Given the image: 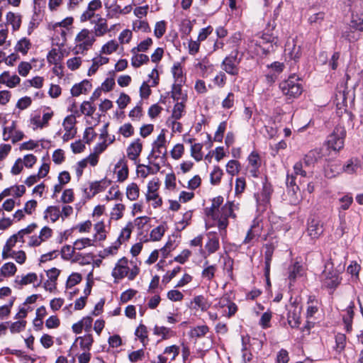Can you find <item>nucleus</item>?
<instances>
[{"label":"nucleus","instance_id":"obj_1","mask_svg":"<svg viewBox=\"0 0 363 363\" xmlns=\"http://www.w3.org/2000/svg\"><path fill=\"white\" fill-rule=\"evenodd\" d=\"M224 199L218 196L212 199L211 206L205 209L208 216L218 220V227L220 230H225L228 225V218H235V211L239 209V203L234 201H228L222 206Z\"/></svg>","mask_w":363,"mask_h":363},{"label":"nucleus","instance_id":"obj_2","mask_svg":"<svg viewBox=\"0 0 363 363\" xmlns=\"http://www.w3.org/2000/svg\"><path fill=\"white\" fill-rule=\"evenodd\" d=\"M322 286L335 290L340 284L342 278L337 270L334 268V264L329 259L325 264V269L320 276Z\"/></svg>","mask_w":363,"mask_h":363},{"label":"nucleus","instance_id":"obj_3","mask_svg":"<svg viewBox=\"0 0 363 363\" xmlns=\"http://www.w3.org/2000/svg\"><path fill=\"white\" fill-rule=\"evenodd\" d=\"M275 28L274 21L272 23L269 22L264 30L260 40L258 42L257 45L262 49V53L267 55L272 51H274L279 44V38L277 35H274L272 31Z\"/></svg>","mask_w":363,"mask_h":363},{"label":"nucleus","instance_id":"obj_4","mask_svg":"<svg viewBox=\"0 0 363 363\" xmlns=\"http://www.w3.org/2000/svg\"><path fill=\"white\" fill-rule=\"evenodd\" d=\"M159 137L157 140L154 143V145L152 152L148 155L147 159L149 164L138 165L137 172L142 177H146L150 174H155L159 171V164L157 163L156 160L158 157L157 152H159Z\"/></svg>","mask_w":363,"mask_h":363},{"label":"nucleus","instance_id":"obj_5","mask_svg":"<svg viewBox=\"0 0 363 363\" xmlns=\"http://www.w3.org/2000/svg\"><path fill=\"white\" fill-rule=\"evenodd\" d=\"M243 57L238 48L233 50L226 56L221 63V67L226 73L232 76H237L240 72L239 65Z\"/></svg>","mask_w":363,"mask_h":363},{"label":"nucleus","instance_id":"obj_6","mask_svg":"<svg viewBox=\"0 0 363 363\" xmlns=\"http://www.w3.org/2000/svg\"><path fill=\"white\" fill-rule=\"evenodd\" d=\"M279 87L282 93L289 99L299 96L303 91L300 78L295 74L289 76L286 80L282 82Z\"/></svg>","mask_w":363,"mask_h":363},{"label":"nucleus","instance_id":"obj_7","mask_svg":"<svg viewBox=\"0 0 363 363\" xmlns=\"http://www.w3.org/2000/svg\"><path fill=\"white\" fill-rule=\"evenodd\" d=\"M75 52L77 54L84 53L85 51L91 49L94 42L96 37L92 31L89 29H82L75 37Z\"/></svg>","mask_w":363,"mask_h":363},{"label":"nucleus","instance_id":"obj_8","mask_svg":"<svg viewBox=\"0 0 363 363\" xmlns=\"http://www.w3.org/2000/svg\"><path fill=\"white\" fill-rule=\"evenodd\" d=\"M346 130L343 126L337 125L333 131L328 135L327 145L328 148L334 151H339L344 147Z\"/></svg>","mask_w":363,"mask_h":363},{"label":"nucleus","instance_id":"obj_9","mask_svg":"<svg viewBox=\"0 0 363 363\" xmlns=\"http://www.w3.org/2000/svg\"><path fill=\"white\" fill-rule=\"evenodd\" d=\"M272 192L273 189L272 184L267 182V181L263 182L262 191L255 194L257 203L260 210L265 211L269 205Z\"/></svg>","mask_w":363,"mask_h":363},{"label":"nucleus","instance_id":"obj_10","mask_svg":"<svg viewBox=\"0 0 363 363\" xmlns=\"http://www.w3.org/2000/svg\"><path fill=\"white\" fill-rule=\"evenodd\" d=\"M217 303L214 305V308L218 311L222 308H228V313L223 312V316L230 318L235 314L238 311L237 305L232 302L228 297L222 296L216 300Z\"/></svg>","mask_w":363,"mask_h":363},{"label":"nucleus","instance_id":"obj_11","mask_svg":"<svg viewBox=\"0 0 363 363\" xmlns=\"http://www.w3.org/2000/svg\"><path fill=\"white\" fill-rule=\"evenodd\" d=\"M158 197L159 179L155 178L150 181L148 184L146 199L147 201L154 206V208H157L159 203V201L157 200Z\"/></svg>","mask_w":363,"mask_h":363},{"label":"nucleus","instance_id":"obj_12","mask_svg":"<svg viewBox=\"0 0 363 363\" xmlns=\"http://www.w3.org/2000/svg\"><path fill=\"white\" fill-rule=\"evenodd\" d=\"M249 172L252 177H258L259 174V168L262 165V160L259 153L252 151L247 157Z\"/></svg>","mask_w":363,"mask_h":363},{"label":"nucleus","instance_id":"obj_13","mask_svg":"<svg viewBox=\"0 0 363 363\" xmlns=\"http://www.w3.org/2000/svg\"><path fill=\"white\" fill-rule=\"evenodd\" d=\"M323 233L321 222L316 218H310L307 224V233L311 239L318 238Z\"/></svg>","mask_w":363,"mask_h":363},{"label":"nucleus","instance_id":"obj_14","mask_svg":"<svg viewBox=\"0 0 363 363\" xmlns=\"http://www.w3.org/2000/svg\"><path fill=\"white\" fill-rule=\"evenodd\" d=\"M323 157L322 149H314L309 151L303 157L305 167L313 166L315 163L320 161Z\"/></svg>","mask_w":363,"mask_h":363},{"label":"nucleus","instance_id":"obj_15","mask_svg":"<svg viewBox=\"0 0 363 363\" xmlns=\"http://www.w3.org/2000/svg\"><path fill=\"white\" fill-rule=\"evenodd\" d=\"M354 303L351 301L347 307L345 313L342 315V321L347 333L352 330V321L354 318Z\"/></svg>","mask_w":363,"mask_h":363},{"label":"nucleus","instance_id":"obj_16","mask_svg":"<svg viewBox=\"0 0 363 363\" xmlns=\"http://www.w3.org/2000/svg\"><path fill=\"white\" fill-rule=\"evenodd\" d=\"M93 30H91L95 37H101L109 31L107 20L103 17H98V19L93 22Z\"/></svg>","mask_w":363,"mask_h":363},{"label":"nucleus","instance_id":"obj_17","mask_svg":"<svg viewBox=\"0 0 363 363\" xmlns=\"http://www.w3.org/2000/svg\"><path fill=\"white\" fill-rule=\"evenodd\" d=\"M179 351V347L175 345L167 347L163 354L162 355L160 354V363H167L174 360L178 355Z\"/></svg>","mask_w":363,"mask_h":363},{"label":"nucleus","instance_id":"obj_18","mask_svg":"<svg viewBox=\"0 0 363 363\" xmlns=\"http://www.w3.org/2000/svg\"><path fill=\"white\" fill-rule=\"evenodd\" d=\"M182 84H172V91L170 92L171 98L174 102H186L187 101V94L186 91H183L182 89Z\"/></svg>","mask_w":363,"mask_h":363},{"label":"nucleus","instance_id":"obj_19","mask_svg":"<svg viewBox=\"0 0 363 363\" xmlns=\"http://www.w3.org/2000/svg\"><path fill=\"white\" fill-rule=\"evenodd\" d=\"M115 172L117 174V181L124 182L128 176V169L124 159H121L115 165Z\"/></svg>","mask_w":363,"mask_h":363},{"label":"nucleus","instance_id":"obj_20","mask_svg":"<svg viewBox=\"0 0 363 363\" xmlns=\"http://www.w3.org/2000/svg\"><path fill=\"white\" fill-rule=\"evenodd\" d=\"M21 82V79L16 74L10 75L9 72H4L0 75V83L6 85L9 88H13Z\"/></svg>","mask_w":363,"mask_h":363},{"label":"nucleus","instance_id":"obj_21","mask_svg":"<svg viewBox=\"0 0 363 363\" xmlns=\"http://www.w3.org/2000/svg\"><path fill=\"white\" fill-rule=\"evenodd\" d=\"M143 145L139 139L133 142L127 148V156L131 160H136L142 151Z\"/></svg>","mask_w":363,"mask_h":363},{"label":"nucleus","instance_id":"obj_22","mask_svg":"<svg viewBox=\"0 0 363 363\" xmlns=\"http://www.w3.org/2000/svg\"><path fill=\"white\" fill-rule=\"evenodd\" d=\"M37 274L33 272L28 273L26 276L23 277L17 276L14 280V286L18 289H21L23 286L34 283L35 281H37Z\"/></svg>","mask_w":363,"mask_h":363},{"label":"nucleus","instance_id":"obj_23","mask_svg":"<svg viewBox=\"0 0 363 363\" xmlns=\"http://www.w3.org/2000/svg\"><path fill=\"white\" fill-rule=\"evenodd\" d=\"M53 113H45L41 118L40 115H36L31 118V123L35 126L36 128H43L48 126L49 121L52 118Z\"/></svg>","mask_w":363,"mask_h":363},{"label":"nucleus","instance_id":"obj_24","mask_svg":"<svg viewBox=\"0 0 363 363\" xmlns=\"http://www.w3.org/2000/svg\"><path fill=\"white\" fill-rule=\"evenodd\" d=\"M264 252V276L267 280L269 279L270 265L274 254V247L271 245H266Z\"/></svg>","mask_w":363,"mask_h":363},{"label":"nucleus","instance_id":"obj_25","mask_svg":"<svg viewBox=\"0 0 363 363\" xmlns=\"http://www.w3.org/2000/svg\"><path fill=\"white\" fill-rule=\"evenodd\" d=\"M172 72L174 79V83L175 84H183L185 83L186 81V77L184 74L182 67L181 66V64L179 62L175 63L172 68Z\"/></svg>","mask_w":363,"mask_h":363},{"label":"nucleus","instance_id":"obj_26","mask_svg":"<svg viewBox=\"0 0 363 363\" xmlns=\"http://www.w3.org/2000/svg\"><path fill=\"white\" fill-rule=\"evenodd\" d=\"M91 89V84L88 80H84L81 83L75 84L71 89V94L74 96H78L86 93Z\"/></svg>","mask_w":363,"mask_h":363},{"label":"nucleus","instance_id":"obj_27","mask_svg":"<svg viewBox=\"0 0 363 363\" xmlns=\"http://www.w3.org/2000/svg\"><path fill=\"white\" fill-rule=\"evenodd\" d=\"M261 233V227L259 225V223L254 221L253 225H252L251 228L247 233V235L243 240V244H250L253 241V240L259 237Z\"/></svg>","mask_w":363,"mask_h":363},{"label":"nucleus","instance_id":"obj_28","mask_svg":"<svg viewBox=\"0 0 363 363\" xmlns=\"http://www.w3.org/2000/svg\"><path fill=\"white\" fill-rule=\"evenodd\" d=\"M301 55V52L300 46H296L294 43L292 45L288 43L286 45L285 55L286 57H289L290 60L296 61L300 58Z\"/></svg>","mask_w":363,"mask_h":363},{"label":"nucleus","instance_id":"obj_29","mask_svg":"<svg viewBox=\"0 0 363 363\" xmlns=\"http://www.w3.org/2000/svg\"><path fill=\"white\" fill-rule=\"evenodd\" d=\"M208 237V240L206 244V248L209 254H212L219 249V238L216 233H209Z\"/></svg>","mask_w":363,"mask_h":363},{"label":"nucleus","instance_id":"obj_30","mask_svg":"<svg viewBox=\"0 0 363 363\" xmlns=\"http://www.w3.org/2000/svg\"><path fill=\"white\" fill-rule=\"evenodd\" d=\"M249 342L250 337L249 336H242V357L244 363L250 362L252 359V354L249 349Z\"/></svg>","mask_w":363,"mask_h":363},{"label":"nucleus","instance_id":"obj_31","mask_svg":"<svg viewBox=\"0 0 363 363\" xmlns=\"http://www.w3.org/2000/svg\"><path fill=\"white\" fill-rule=\"evenodd\" d=\"M193 303L194 308H200L202 311H206L211 306V303L203 295L196 296L191 301Z\"/></svg>","mask_w":363,"mask_h":363},{"label":"nucleus","instance_id":"obj_32","mask_svg":"<svg viewBox=\"0 0 363 363\" xmlns=\"http://www.w3.org/2000/svg\"><path fill=\"white\" fill-rule=\"evenodd\" d=\"M303 268L298 262L294 263L289 268V279L291 281H294L298 277L302 276Z\"/></svg>","mask_w":363,"mask_h":363},{"label":"nucleus","instance_id":"obj_33","mask_svg":"<svg viewBox=\"0 0 363 363\" xmlns=\"http://www.w3.org/2000/svg\"><path fill=\"white\" fill-rule=\"evenodd\" d=\"M289 325L293 328H298L301 324L300 313L296 309L289 311L287 314Z\"/></svg>","mask_w":363,"mask_h":363},{"label":"nucleus","instance_id":"obj_34","mask_svg":"<svg viewBox=\"0 0 363 363\" xmlns=\"http://www.w3.org/2000/svg\"><path fill=\"white\" fill-rule=\"evenodd\" d=\"M175 104L174 106L172 117L174 120L180 119L186 113V102H174Z\"/></svg>","mask_w":363,"mask_h":363},{"label":"nucleus","instance_id":"obj_35","mask_svg":"<svg viewBox=\"0 0 363 363\" xmlns=\"http://www.w3.org/2000/svg\"><path fill=\"white\" fill-rule=\"evenodd\" d=\"M30 48L31 43L30 40L26 38H23L17 42L15 46V50L22 53L23 55H26Z\"/></svg>","mask_w":363,"mask_h":363},{"label":"nucleus","instance_id":"obj_36","mask_svg":"<svg viewBox=\"0 0 363 363\" xmlns=\"http://www.w3.org/2000/svg\"><path fill=\"white\" fill-rule=\"evenodd\" d=\"M7 23L12 26L13 30L16 31L18 30L21 24V16L16 14L13 12H9L6 14Z\"/></svg>","mask_w":363,"mask_h":363},{"label":"nucleus","instance_id":"obj_37","mask_svg":"<svg viewBox=\"0 0 363 363\" xmlns=\"http://www.w3.org/2000/svg\"><path fill=\"white\" fill-rule=\"evenodd\" d=\"M208 332L209 328L207 325H198L190 330L189 335L193 338H200L204 337Z\"/></svg>","mask_w":363,"mask_h":363},{"label":"nucleus","instance_id":"obj_38","mask_svg":"<svg viewBox=\"0 0 363 363\" xmlns=\"http://www.w3.org/2000/svg\"><path fill=\"white\" fill-rule=\"evenodd\" d=\"M79 341L80 347L84 350L89 351L94 342L93 337L91 334L85 335L82 337H78L75 340V342Z\"/></svg>","mask_w":363,"mask_h":363},{"label":"nucleus","instance_id":"obj_39","mask_svg":"<svg viewBox=\"0 0 363 363\" xmlns=\"http://www.w3.org/2000/svg\"><path fill=\"white\" fill-rule=\"evenodd\" d=\"M208 262H205V267L201 272V277L208 281H211L214 277L217 267L216 265H207Z\"/></svg>","mask_w":363,"mask_h":363},{"label":"nucleus","instance_id":"obj_40","mask_svg":"<svg viewBox=\"0 0 363 363\" xmlns=\"http://www.w3.org/2000/svg\"><path fill=\"white\" fill-rule=\"evenodd\" d=\"M17 268L14 263L7 262L0 269V274L4 277L13 276L16 272Z\"/></svg>","mask_w":363,"mask_h":363},{"label":"nucleus","instance_id":"obj_41","mask_svg":"<svg viewBox=\"0 0 363 363\" xmlns=\"http://www.w3.org/2000/svg\"><path fill=\"white\" fill-rule=\"evenodd\" d=\"M61 216L60 208L56 206H49L45 210V218H50L54 223Z\"/></svg>","mask_w":363,"mask_h":363},{"label":"nucleus","instance_id":"obj_42","mask_svg":"<svg viewBox=\"0 0 363 363\" xmlns=\"http://www.w3.org/2000/svg\"><path fill=\"white\" fill-rule=\"evenodd\" d=\"M126 195L130 201L136 200L139 196V187L135 183H131L127 186Z\"/></svg>","mask_w":363,"mask_h":363},{"label":"nucleus","instance_id":"obj_43","mask_svg":"<svg viewBox=\"0 0 363 363\" xmlns=\"http://www.w3.org/2000/svg\"><path fill=\"white\" fill-rule=\"evenodd\" d=\"M100 14H96L94 11H92L90 9H86V10L81 15L80 21L82 22H85L89 21L91 23L94 22L98 19V17H101Z\"/></svg>","mask_w":363,"mask_h":363},{"label":"nucleus","instance_id":"obj_44","mask_svg":"<svg viewBox=\"0 0 363 363\" xmlns=\"http://www.w3.org/2000/svg\"><path fill=\"white\" fill-rule=\"evenodd\" d=\"M223 172L218 166H215L210 174L211 183L213 185H217L220 182Z\"/></svg>","mask_w":363,"mask_h":363},{"label":"nucleus","instance_id":"obj_45","mask_svg":"<svg viewBox=\"0 0 363 363\" xmlns=\"http://www.w3.org/2000/svg\"><path fill=\"white\" fill-rule=\"evenodd\" d=\"M94 230H96L94 237L96 240L103 241L106 239L105 225L103 222L101 221L96 223L94 225Z\"/></svg>","mask_w":363,"mask_h":363},{"label":"nucleus","instance_id":"obj_46","mask_svg":"<svg viewBox=\"0 0 363 363\" xmlns=\"http://www.w3.org/2000/svg\"><path fill=\"white\" fill-rule=\"evenodd\" d=\"M346 336L342 333H337L335 335V350L337 352H342L346 346Z\"/></svg>","mask_w":363,"mask_h":363},{"label":"nucleus","instance_id":"obj_47","mask_svg":"<svg viewBox=\"0 0 363 363\" xmlns=\"http://www.w3.org/2000/svg\"><path fill=\"white\" fill-rule=\"evenodd\" d=\"M132 224H128L122 229L120 235L118 238L117 242L121 245L123 242L126 241L130 236L132 232Z\"/></svg>","mask_w":363,"mask_h":363},{"label":"nucleus","instance_id":"obj_48","mask_svg":"<svg viewBox=\"0 0 363 363\" xmlns=\"http://www.w3.org/2000/svg\"><path fill=\"white\" fill-rule=\"evenodd\" d=\"M105 186L102 185V181L91 182L89 184V190L91 193H89L88 198L90 199L95 196L96 194L104 191Z\"/></svg>","mask_w":363,"mask_h":363},{"label":"nucleus","instance_id":"obj_49","mask_svg":"<svg viewBox=\"0 0 363 363\" xmlns=\"http://www.w3.org/2000/svg\"><path fill=\"white\" fill-rule=\"evenodd\" d=\"M202 147L203 145L201 143H195L191 145V155L197 162L201 161L203 158Z\"/></svg>","mask_w":363,"mask_h":363},{"label":"nucleus","instance_id":"obj_50","mask_svg":"<svg viewBox=\"0 0 363 363\" xmlns=\"http://www.w3.org/2000/svg\"><path fill=\"white\" fill-rule=\"evenodd\" d=\"M192 218V211H188L184 213L183 217L181 220H179L177 224V230H182L185 228L190 223V220Z\"/></svg>","mask_w":363,"mask_h":363},{"label":"nucleus","instance_id":"obj_51","mask_svg":"<svg viewBox=\"0 0 363 363\" xmlns=\"http://www.w3.org/2000/svg\"><path fill=\"white\" fill-rule=\"evenodd\" d=\"M359 168L357 160H350L345 165L342 167V170L347 174L354 173Z\"/></svg>","mask_w":363,"mask_h":363},{"label":"nucleus","instance_id":"obj_52","mask_svg":"<svg viewBox=\"0 0 363 363\" xmlns=\"http://www.w3.org/2000/svg\"><path fill=\"white\" fill-rule=\"evenodd\" d=\"M76 123L75 116L73 115H70L67 116L63 121V127L65 131H77L74 128V125Z\"/></svg>","mask_w":363,"mask_h":363},{"label":"nucleus","instance_id":"obj_53","mask_svg":"<svg viewBox=\"0 0 363 363\" xmlns=\"http://www.w3.org/2000/svg\"><path fill=\"white\" fill-rule=\"evenodd\" d=\"M239 170L240 163L238 161L232 160L227 163L226 171L229 174L234 176L239 172Z\"/></svg>","mask_w":363,"mask_h":363},{"label":"nucleus","instance_id":"obj_54","mask_svg":"<svg viewBox=\"0 0 363 363\" xmlns=\"http://www.w3.org/2000/svg\"><path fill=\"white\" fill-rule=\"evenodd\" d=\"M118 47V44L115 40H110L106 44H105L101 50V53H104L106 55H110L115 52Z\"/></svg>","mask_w":363,"mask_h":363},{"label":"nucleus","instance_id":"obj_55","mask_svg":"<svg viewBox=\"0 0 363 363\" xmlns=\"http://www.w3.org/2000/svg\"><path fill=\"white\" fill-rule=\"evenodd\" d=\"M149 60L148 56L144 54L135 55L131 59V64L135 67H139Z\"/></svg>","mask_w":363,"mask_h":363},{"label":"nucleus","instance_id":"obj_56","mask_svg":"<svg viewBox=\"0 0 363 363\" xmlns=\"http://www.w3.org/2000/svg\"><path fill=\"white\" fill-rule=\"evenodd\" d=\"M227 128V122H221L217 128V130L214 135V140L217 142H222L223 138V134Z\"/></svg>","mask_w":363,"mask_h":363},{"label":"nucleus","instance_id":"obj_57","mask_svg":"<svg viewBox=\"0 0 363 363\" xmlns=\"http://www.w3.org/2000/svg\"><path fill=\"white\" fill-rule=\"evenodd\" d=\"M177 247L175 243V237L173 236L172 238H169L166 245L160 248V252L162 253L164 256H167L172 250H173Z\"/></svg>","mask_w":363,"mask_h":363},{"label":"nucleus","instance_id":"obj_58","mask_svg":"<svg viewBox=\"0 0 363 363\" xmlns=\"http://www.w3.org/2000/svg\"><path fill=\"white\" fill-rule=\"evenodd\" d=\"M74 248L77 250H82L85 248L86 246H92L94 243L92 240L89 238H82L77 240L74 242Z\"/></svg>","mask_w":363,"mask_h":363},{"label":"nucleus","instance_id":"obj_59","mask_svg":"<svg viewBox=\"0 0 363 363\" xmlns=\"http://www.w3.org/2000/svg\"><path fill=\"white\" fill-rule=\"evenodd\" d=\"M76 249L74 248V245L72 247L71 245H65L64 246L61 250V255L62 257L64 259L69 260L72 259L74 256V250Z\"/></svg>","mask_w":363,"mask_h":363},{"label":"nucleus","instance_id":"obj_60","mask_svg":"<svg viewBox=\"0 0 363 363\" xmlns=\"http://www.w3.org/2000/svg\"><path fill=\"white\" fill-rule=\"evenodd\" d=\"M26 321L24 320H19L16 322L11 323L10 326V331L11 333H17L23 330L26 326Z\"/></svg>","mask_w":363,"mask_h":363},{"label":"nucleus","instance_id":"obj_61","mask_svg":"<svg viewBox=\"0 0 363 363\" xmlns=\"http://www.w3.org/2000/svg\"><path fill=\"white\" fill-rule=\"evenodd\" d=\"M128 267H125L123 266H116L112 272V275L116 279H122L128 275Z\"/></svg>","mask_w":363,"mask_h":363},{"label":"nucleus","instance_id":"obj_62","mask_svg":"<svg viewBox=\"0 0 363 363\" xmlns=\"http://www.w3.org/2000/svg\"><path fill=\"white\" fill-rule=\"evenodd\" d=\"M133 28L135 31L146 32L149 29V26L146 21L138 19L133 21Z\"/></svg>","mask_w":363,"mask_h":363},{"label":"nucleus","instance_id":"obj_63","mask_svg":"<svg viewBox=\"0 0 363 363\" xmlns=\"http://www.w3.org/2000/svg\"><path fill=\"white\" fill-rule=\"evenodd\" d=\"M234 102L235 95L233 92H229L222 101V107L225 109L231 108L234 106Z\"/></svg>","mask_w":363,"mask_h":363},{"label":"nucleus","instance_id":"obj_64","mask_svg":"<svg viewBox=\"0 0 363 363\" xmlns=\"http://www.w3.org/2000/svg\"><path fill=\"white\" fill-rule=\"evenodd\" d=\"M324 18H325V13L324 12H318V13L311 15L308 18V22L311 25H313V24L318 25V24H320L323 22V21L324 20Z\"/></svg>","mask_w":363,"mask_h":363}]
</instances>
